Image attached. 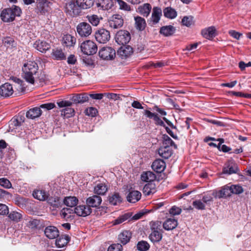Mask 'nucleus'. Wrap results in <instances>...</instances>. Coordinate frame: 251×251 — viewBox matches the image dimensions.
<instances>
[{
  "label": "nucleus",
  "instance_id": "nucleus-55",
  "mask_svg": "<svg viewBox=\"0 0 251 251\" xmlns=\"http://www.w3.org/2000/svg\"><path fill=\"white\" fill-rule=\"evenodd\" d=\"M22 214L16 211H12L10 212L8 215L9 219L13 221L17 222L20 220V219L22 218Z\"/></svg>",
  "mask_w": 251,
  "mask_h": 251
},
{
  "label": "nucleus",
  "instance_id": "nucleus-6",
  "mask_svg": "<svg viewBox=\"0 0 251 251\" xmlns=\"http://www.w3.org/2000/svg\"><path fill=\"white\" fill-rule=\"evenodd\" d=\"M99 55L100 58L105 60H112L116 56L115 50L110 47H105L101 48L99 52Z\"/></svg>",
  "mask_w": 251,
  "mask_h": 251
},
{
  "label": "nucleus",
  "instance_id": "nucleus-11",
  "mask_svg": "<svg viewBox=\"0 0 251 251\" xmlns=\"http://www.w3.org/2000/svg\"><path fill=\"white\" fill-rule=\"evenodd\" d=\"M74 212L78 216L86 217L92 213V209L86 204L79 205L74 208Z\"/></svg>",
  "mask_w": 251,
  "mask_h": 251
},
{
  "label": "nucleus",
  "instance_id": "nucleus-22",
  "mask_svg": "<svg viewBox=\"0 0 251 251\" xmlns=\"http://www.w3.org/2000/svg\"><path fill=\"white\" fill-rule=\"evenodd\" d=\"M141 197V193L137 190L130 191L126 196L127 201L130 203H135L139 201Z\"/></svg>",
  "mask_w": 251,
  "mask_h": 251
},
{
  "label": "nucleus",
  "instance_id": "nucleus-20",
  "mask_svg": "<svg viewBox=\"0 0 251 251\" xmlns=\"http://www.w3.org/2000/svg\"><path fill=\"white\" fill-rule=\"evenodd\" d=\"M70 100L72 103H83L88 101L89 97L86 94H79L74 95L71 98Z\"/></svg>",
  "mask_w": 251,
  "mask_h": 251
},
{
  "label": "nucleus",
  "instance_id": "nucleus-26",
  "mask_svg": "<svg viewBox=\"0 0 251 251\" xmlns=\"http://www.w3.org/2000/svg\"><path fill=\"white\" fill-rule=\"evenodd\" d=\"M178 225L177 221L174 218H168L163 224L164 229L166 230H172L175 229Z\"/></svg>",
  "mask_w": 251,
  "mask_h": 251
},
{
  "label": "nucleus",
  "instance_id": "nucleus-1",
  "mask_svg": "<svg viewBox=\"0 0 251 251\" xmlns=\"http://www.w3.org/2000/svg\"><path fill=\"white\" fill-rule=\"evenodd\" d=\"M38 70L37 64L34 61H28L25 63L23 68V76L28 83L33 84L35 82V75Z\"/></svg>",
  "mask_w": 251,
  "mask_h": 251
},
{
  "label": "nucleus",
  "instance_id": "nucleus-23",
  "mask_svg": "<svg viewBox=\"0 0 251 251\" xmlns=\"http://www.w3.org/2000/svg\"><path fill=\"white\" fill-rule=\"evenodd\" d=\"M151 167L154 171L160 173L164 170L166 164L163 160L157 159L152 163Z\"/></svg>",
  "mask_w": 251,
  "mask_h": 251
},
{
  "label": "nucleus",
  "instance_id": "nucleus-44",
  "mask_svg": "<svg viewBox=\"0 0 251 251\" xmlns=\"http://www.w3.org/2000/svg\"><path fill=\"white\" fill-rule=\"evenodd\" d=\"M10 80H12L17 84V89L19 92H23L25 91V87H24V84L23 80L15 76H11L10 77Z\"/></svg>",
  "mask_w": 251,
  "mask_h": 251
},
{
  "label": "nucleus",
  "instance_id": "nucleus-43",
  "mask_svg": "<svg viewBox=\"0 0 251 251\" xmlns=\"http://www.w3.org/2000/svg\"><path fill=\"white\" fill-rule=\"evenodd\" d=\"M151 7L149 3H145L138 8L139 12L144 16L148 17L150 13Z\"/></svg>",
  "mask_w": 251,
  "mask_h": 251
},
{
  "label": "nucleus",
  "instance_id": "nucleus-4",
  "mask_svg": "<svg viewBox=\"0 0 251 251\" xmlns=\"http://www.w3.org/2000/svg\"><path fill=\"white\" fill-rule=\"evenodd\" d=\"M65 12L71 17L78 16L81 12V8L75 0H71L66 3L65 7Z\"/></svg>",
  "mask_w": 251,
  "mask_h": 251
},
{
  "label": "nucleus",
  "instance_id": "nucleus-35",
  "mask_svg": "<svg viewBox=\"0 0 251 251\" xmlns=\"http://www.w3.org/2000/svg\"><path fill=\"white\" fill-rule=\"evenodd\" d=\"M108 201L111 205H117L122 202V199L118 193H114L109 195Z\"/></svg>",
  "mask_w": 251,
  "mask_h": 251
},
{
  "label": "nucleus",
  "instance_id": "nucleus-42",
  "mask_svg": "<svg viewBox=\"0 0 251 251\" xmlns=\"http://www.w3.org/2000/svg\"><path fill=\"white\" fill-rule=\"evenodd\" d=\"M162 232H151L149 235V239L153 243H158L160 241L162 238Z\"/></svg>",
  "mask_w": 251,
  "mask_h": 251
},
{
  "label": "nucleus",
  "instance_id": "nucleus-60",
  "mask_svg": "<svg viewBox=\"0 0 251 251\" xmlns=\"http://www.w3.org/2000/svg\"><path fill=\"white\" fill-rule=\"evenodd\" d=\"M230 188L232 194H239L243 192L242 187L238 185H231L230 186Z\"/></svg>",
  "mask_w": 251,
  "mask_h": 251
},
{
  "label": "nucleus",
  "instance_id": "nucleus-10",
  "mask_svg": "<svg viewBox=\"0 0 251 251\" xmlns=\"http://www.w3.org/2000/svg\"><path fill=\"white\" fill-rule=\"evenodd\" d=\"M95 36L96 40L102 44L106 43L110 38L109 31L104 28L98 30L95 33Z\"/></svg>",
  "mask_w": 251,
  "mask_h": 251
},
{
  "label": "nucleus",
  "instance_id": "nucleus-58",
  "mask_svg": "<svg viewBox=\"0 0 251 251\" xmlns=\"http://www.w3.org/2000/svg\"><path fill=\"white\" fill-rule=\"evenodd\" d=\"M2 42L5 46H7L8 47H14L16 45L13 38L10 37H4L2 40Z\"/></svg>",
  "mask_w": 251,
  "mask_h": 251
},
{
  "label": "nucleus",
  "instance_id": "nucleus-59",
  "mask_svg": "<svg viewBox=\"0 0 251 251\" xmlns=\"http://www.w3.org/2000/svg\"><path fill=\"white\" fill-rule=\"evenodd\" d=\"M85 115L91 116L92 117H94L96 116L98 113L97 109L93 107H90L86 108L84 111Z\"/></svg>",
  "mask_w": 251,
  "mask_h": 251
},
{
  "label": "nucleus",
  "instance_id": "nucleus-19",
  "mask_svg": "<svg viewBox=\"0 0 251 251\" xmlns=\"http://www.w3.org/2000/svg\"><path fill=\"white\" fill-rule=\"evenodd\" d=\"M144 114L148 118L150 119H153L155 125L163 127L165 126V124H164V122L159 117L157 114L152 113L150 111L148 110H145L144 111Z\"/></svg>",
  "mask_w": 251,
  "mask_h": 251
},
{
  "label": "nucleus",
  "instance_id": "nucleus-38",
  "mask_svg": "<svg viewBox=\"0 0 251 251\" xmlns=\"http://www.w3.org/2000/svg\"><path fill=\"white\" fill-rule=\"evenodd\" d=\"M176 28L172 25H166L162 26L160 30V33L165 36L172 35L175 32Z\"/></svg>",
  "mask_w": 251,
  "mask_h": 251
},
{
  "label": "nucleus",
  "instance_id": "nucleus-62",
  "mask_svg": "<svg viewBox=\"0 0 251 251\" xmlns=\"http://www.w3.org/2000/svg\"><path fill=\"white\" fill-rule=\"evenodd\" d=\"M123 246L121 244L117 243L111 245L108 248L107 251H122Z\"/></svg>",
  "mask_w": 251,
  "mask_h": 251
},
{
  "label": "nucleus",
  "instance_id": "nucleus-53",
  "mask_svg": "<svg viewBox=\"0 0 251 251\" xmlns=\"http://www.w3.org/2000/svg\"><path fill=\"white\" fill-rule=\"evenodd\" d=\"M46 200H47L49 204L54 207H58L60 205V202L59 198L57 197H51L50 198L48 197V198L46 199Z\"/></svg>",
  "mask_w": 251,
  "mask_h": 251
},
{
  "label": "nucleus",
  "instance_id": "nucleus-15",
  "mask_svg": "<svg viewBox=\"0 0 251 251\" xmlns=\"http://www.w3.org/2000/svg\"><path fill=\"white\" fill-rule=\"evenodd\" d=\"M102 202L101 198L98 195H93L88 197L86 200V204L89 207H98L100 205Z\"/></svg>",
  "mask_w": 251,
  "mask_h": 251
},
{
  "label": "nucleus",
  "instance_id": "nucleus-37",
  "mask_svg": "<svg viewBox=\"0 0 251 251\" xmlns=\"http://www.w3.org/2000/svg\"><path fill=\"white\" fill-rule=\"evenodd\" d=\"M48 193L43 190H37L33 193V196L34 198L44 201L48 198Z\"/></svg>",
  "mask_w": 251,
  "mask_h": 251
},
{
  "label": "nucleus",
  "instance_id": "nucleus-48",
  "mask_svg": "<svg viewBox=\"0 0 251 251\" xmlns=\"http://www.w3.org/2000/svg\"><path fill=\"white\" fill-rule=\"evenodd\" d=\"M163 146L170 147L173 146L175 149L177 148V146L168 135H163Z\"/></svg>",
  "mask_w": 251,
  "mask_h": 251
},
{
  "label": "nucleus",
  "instance_id": "nucleus-57",
  "mask_svg": "<svg viewBox=\"0 0 251 251\" xmlns=\"http://www.w3.org/2000/svg\"><path fill=\"white\" fill-rule=\"evenodd\" d=\"M193 17L192 16H184L182 19V24L186 26H190L193 24Z\"/></svg>",
  "mask_w": 251,
  "mask_h": 251
},
{
  "label": "nucleus",
  "instance_id": "nucleus-29",
  "mask_svg": "<svg viewBox=\"0 0 251 251\" xmlns=\"http://www.w3.org/2000/svg\"><path fill=\"white\" fill-rule=\"evenodd\" d=\"M156 178L155 175L152 172H143L141 175V179L144 182H152Z\"/></svg>",
  "mask_w": 251,
  "mask_h": 251
},
{
  "label": "nucleus",
  "instance_id": "nucleus-28",
  "mask_svg": "<svg viewBox=\"0 0 251 251\" xmlns=\"http://www.w3.org/2000/svg\"><path fill=\"white\" fill-rule=\"evenodd\" d=\"M42 114L40 107H35L30 109L27 111L26 116L27 118L33 119L39 117Z\"/></svg>",
  "mask_w": 251,
  "mask_h": 251
},
{
  "label": "nucleus",
  "instance_id": "nucleus-2",
  "mask_svg": "<svg viewBox=\"0 0 251 251\" xmlns=\"http://www.w3.org/2000/svg\"><path fill=\"white\" fill-rule=\"evenodd\" d=\"M21 13V9L17 6L13 5L11 8L3 10L1 13L0 17L3 22H10L15 19V17L20 16Z\"/></svg>",
  "mask_w": 251,
  "mask_h": 251
},
{
  "label": "nucleus",
  "instance_id": "nucleus-45",
  "mask_svg": "<svg viewBox=\"0 0 251 251\" xmlns=\"http://www.w3.org/2000/svg\"><path fill=\"white\" fill-rule=\"evenodd\" d=\"M10 80H12L17 84V89L19 92H23L25 91V87H24V84L23 80L15 76H11L10 77Z\"/></svg>",
  "mask_w": 251,
  "mask_h": 251
},
{
  "label": "nucleus",
  "instance_id": "nucleus-17",
  "mask_svg": "<svg viewBox=\"0 0 251 251\" xmlns=\"http://www.w3.org/2000/svg\"><path fill=\"white\" fill-rule=\"evenodd\" d=\"M14 92L11 84L5 83L0 87V95L3 97H8Z\"/></svg>",
  "mask_w": 251,
  "mask_h": 251
},
{
  "label": "nucleus",
  "instance_id": "nucleus-13",
  "mask_svg": "<svg viewBox=\"0 0 251 251\" xmlns=\"http://www.w3.org/2000/svg\"><path fill=\"white\" fill-rule=\"evenodd\" d=\"M133 49L131 47L124 46L118 50L117 55L121 59H126L129 57L133 53Z\"/></svg>",
  "mask_w": 251,
  "mask_h": 251
},
{
  "label": "nucleus",
  "instance_id": "nucleus-54",
  "mask_svg": "<svg viewBox=\"0 0 251 251\" xmlns=\"http://www.w3.org/2000/svg\"><path fill=\"white\" fill-rule=\"evenodd\" d=\"M73 211H74V209H73L70 208H64L61 210L60 215L62 218L64 219H68L71 217L70 214L73 213Z\"/></svg>",
  "mask_w": 251,
  "mask_h": 251
},
{
  "label": "nucleus",
  "instance_id": "nucleus-41",
  "mask_svg": "<svg viewBox=\"0 0 251 251\" xmlns=\"http://www.w3.org/2000/svg\"><path fill=\"white\" fill-rule=\"evenodd\" d=\"M78 201V199L74 196L67 197L64 200V204L71 207L75 206L77 204Z\"/></svg>",
  "mask_w": 251,
  "mask_h": 251
},
{
  "label": "nucleus",
  "instance_id": "nucleus-8",
  "mask_svg": "<svg viewBox=\"0 0 251 251\" xmlns=\"http://www.w3.org/2000/svg\"><path fill=\"white\" fill-rule=\"evenodd\" d=\"M76 31L78 35L82 37L89 36L92 32L91 26L86 22H81L76 26Z\"/></svg>",
  "mask_w": 251,
  "mask_h": 251
},
{
  "label": "nucleus",
  "instance_id": "nucleus-47",
  "mask_svg": "<svg viewBox=\"0 0 251 251\" xmlns=\"http://www.w3.org/2000/svg\"><path fill=\"white\" fill-rule=\"evenodd\" d=\"M88 21L94 26H97L100 23V20L102 18L97 15H90L86 17Z\"/></svg>",
  "mask_w": 251,
  "mask_h": 251
},
{
  "label": "nucleus",
  "instance_id": "nucleus-46",
  "mask_svg": "<svg viewBox=\"0 0 251 251\" xmlns=\"http://www.w3.org/2000/svg\"><path fill=\"white\" fill-rule=\"evenodd\" d=\"M52 57L57 60L66 59V56L61 50L56 49L53 50L52 52Z\"/></svg>",
  "mask_w": 251,
  "mask_h": 251
},
{
  "label": "nucleus",
  "instance_id": "nucleus-56",
  "mask_svg": "<svg viewBox=\"0 0 251 251\" xmlns=\"http://www.w3.org/2000/svg\"><path fill=\"white\" fill-rule=\"evenodd\" d=\"M193 206L198 210H204L205 209V204L201 200L194 201L193 202Z\"/></svg>",
  "mask_w": 251,
  "mask_h": 251
},
{
  "label": "nucleus",
  "instance_id": "nucleus-33",
  "mask_svg": "<svg viewBox=\"0 0 251 251\" xmlns=\"http://www.w3.org/2000/svg\"><path fill=\"white\" fill-rule=\"evenodd\" d=\"M135 25L136 28L139 31L144 30L146 26L145 20L140 16L134 17Z\"/></svg>",
  "mask_w": 251,
  "mask_h": 251
},
{
  "label": "nucleus",
  "instance_id": "nucleus-32",
  "mask_svg": "<svg viewBox=\"0 0 251 251\" xmlns=\"http://www.w3.org/2000/svg\"><path fill=\"white\" fill-rule=\"evenodd\" d=\"M216 29L214 26H210L201 31V34L205 38L210 39L216 36Z\"/></svg>",
  "mask_w": 251,
  "mask_h": 251
},
{
  "label": "nucleus",
  "instance_id": "nucleus-40",
  "mask_svg": "<svg viewBox=\"0 0 251 251\" xmlns=\"http://www.w3.org/2000/svg\"><path fill=\"white\" fill-rule=\"evenodd\" d=\"M163 13L165 17L171 19L175 18L177 16L176 11L170 7L165 8L163 9Z\"/></svg>",
  "mask_w": 251,
  "mask_h": 251
},
{
  "label": "nucleus",
  "instance_id": "nucleus-52",
  "mask_svg": "<svg viewBox=\"0 0 251 251\" xmlns=\"http://www.w3.org/2000/svg\"><path fill=\"white\" fill-rule=\"evenodd\" d=\"M99 5L101 6L103 9L108 10L112 7L114 3L112 0H101Z\"/></svg>",
  "mask_w": 251,
  "mask_h": 251
},
{
  "label": "nucleus",
  "instance_id": "nucleus-34",
  "mask_svg": "<svg viewBox=\"0 0 251 251\" xmlns=\"http://www.w3.org/2000/svg\"><path fill=\"white\" fill-rule=\"evenodd\" d=\"M70 240V237L67 235H62L56 240L55 244L58 248H63L65 246Z\"/></svg>",
  "mask_w": 251,
  "mask_h": 251
},
{
  "label": "nucleus",
  "instance_id": "nucleus-16",
  "mask_svg": "<svg viewBox=\"0 0 251 251\" xmlns=\"http://www.w3.org/2000/svg\"><path fill=\"white\" fill-rule=\"evenodd\" d=\"M44 233L47 237L53 239L59 236V230L57 228L54 226H48L44 230Z\"/></svg>",
  "mask_w": 251,
  "mask_h": 251
},
{
  "label": "nucleus",
  "instance_id": "nucleus-63",
  "mask_svg": "<svg viewBox=\"0 0 251 251\" xmlns=\"http://www.w3.org/2000/svg\"><path fill=\"white\" fill-rule=\"evenodd\" d=\"M37 79L38 80L40 85H43L44 84L46 83V82L49 80V78L48 76L44 73H41L38 75Z\"/></svg>",
  "mask_w": 251,
  "mask_h": 251
},
{
  "label": "nucleus",
  "instance_id": "nucleus-30",
  "mask_svg": "<svg viewBox=\"0 0 251 251\" xmlns=\"http://www.w3.org/2000/svg\"><path fill=\"white\" fill-rule=\"evenodd\" d=\"M76 38L70 34H66L64 35L62 38V44L64 46L67 47H71L74 46L75 44Z\"/></svg>",
  "mask_w": 251,
  "mask_h": 251
},
{
  "label": "nucleus",
  "instance_id": "nucleus-61",
  "mask_svg": "<svg viewBox=\"0 0 251 251\" xmlns=\"http://www.w3.org/2000/svg\"><path fill=\"white\" fill-rule=\"evenodd\" d=\"M0 185L6 189L10 188L12 187L11 182L6 178H0Z\"/></svg>",
  "mask_w": 251,
  "mask_h": 251
},
{
  "label": "nucleus",
  "instance_id": "nucleus-14",
  "mask_svg": "<svg viewBox=\"0 0 251 251\" xmlns=\"http://www.w3.org/2000/svg\"><path fill=\"white\" fill-rule=\"evenodd\" d=\"M231 190L230 186L227 185H226L223 187L220 190L218 191L213 192L212 193V195L215 198H226L229 197L231 195Z\"/></svg>",
  "mask_w": 251,
  "mask_h": 251
},
{
  "label": "nucleus",
  "instance_id": "nucleus-12",
  "mask_svg": "<svg viewBox=\"0 0 251 251\" xmlns=\"http://www.w3.org/2000/svg\"><path fill=\"white\" fill-rule=\"evenodd\" d=\"M162 16V10L158 7H154L152 9L151 17L150 19L149 24L153 26L157 24L160 20Z\"/></svg>",
  "mask_w": 251,
  "mask_h": 251
},
{
  "label": "nucleus",
  "instance_id": "nucleus-7",
  "mask_svg": "<svg viewBox=\"0 0 251 251\" xmlns=\"http://www.w3.org/2000/svg\"><path fill=\"white\" fill-rule=\"evenodd\" d=\"M108 23L112 28H119L124 25V19L120 14H115L108 18Z\"/></svg>",
  "mask_w": 251,
  "mask_h": 251
},
{
  "label": "nucleus",
  "instance_id": "nucleus-9",
  "mask_svg": "<svg viewBox=\"0 0 251 251\" xmlns=\"http://www.w3.org/2000/svg\"><path fill=\"white\" fill-rule=\"evenodd\" d=\"M130 40V34L126 30H119L116 34V42L119 45H126L129 42Z\"/></svg>",
  "mask_w": 251,
  "mask_h": 251
},
{
  "label": "nucleus",
  "instance_id": "nucleus-51",
  "mask_svg": "<svg viewBox=\"0 0 251 251\" xmlns=\"http://www.w3.org/2000/svg\"><path fill=\"white\" fill-rule=\"evenodd\" d=\"M130 216L129 213H126L123 215L119 216L117 219L114 220L112 223L113 225H119L127 220L130 218Z\"/></svg>",
  "mask_w": 251,
  "mask_h": 251
},
{
  "label": "nucleus",
  "instance_id": "nucleus-3",
  "mask_svg": "<svg viewBox=\"0 0 251 251\" xmlns=\"http://www.w3.org/2000/svg\"><path fill=\"white\" fill-rule=\"evenodd\" d=\"M72 102L68 100H61L57 102V104L60 108L64 107L61 110V115L66 118H70L75 114V110L71 106L72 105Z\"/></svg>",
  "mask_w": 251,
  "mask_h": 251
},
{
  "label": "nucleus",
  "instance_id": "nucleus-27",
  "mask_svg": "<svg viewBox=\"0 0 251 251\" xmlns=\"http://www.w3.org/2000/svg\"><path fill=\"white\" fill-rule=\"evenodd\" d=\"M159 155L164 159H168L173 154V150L170 147H161L158 150Z\"/></svg>",
  "mask_w": 251,
  "mask_h": 251
},
{
  "label": "nucleus",
  "instance_id": "nucleus-64",
  "mask_svg": "<svg viewBox=\"0 0 251 251\" xmlns=\"http://www.w3.org/2000/svg\"><path fill=\"white\" fill-rule=\"evenodd\" d=\"M117 2L121 9L126 11H130L131 10L130 6L123 0H117Z\"/></svg>",
  "mask_w": 251,
  "mask_h": 251
},
{
  "label": "nucleus",
  "instance_id": "nucleus-49",
  "mask_svg": "<svg viewBox=\"0 0 251 251\" xmlns=\"http://www.w3.org/2000/svg\"><path fill=\"white\" fill-rule=\"evenodd\" d=\"M150 248V244L146 241L142 240L137 244V249L139 251H147Z\"/></svg>",
  "mask_w": 251,
  "mask_h": 251
},
{
  "label": "nucleus",
  "instance_id": "nucleus-25",
  "mask_svg": "<svg viewBox=\"0 0 251 251\" xmlns=\"http://www.w3.org/2000/svg\"><path fill=\"white\" fill-rule=\"evenodd\" d=\"M50 2L48 0H37V9L42 14H45L50 9Z\"/></svg>",
  "mask_w": 251,
  "mask_h": 251
},
{
  "label": "nucleus",
  "instance_id": "nucleus-24",
  "mask_svg": "<svg viewBox=\"0 0 251 251\" xmlns=\"http://www.w3.org/2000/svg\"><path fill=\"white\" fill-rule=\"evenodd\" d=\"M132 233L128 230H124L118 235V240L123 245L128 243L131 238Z\"/></svg>",
  "mask_w": 251,
  "mask_h": 251
},
{
  "label": "nucleus",
  "instance_id": "nucleus-5",
  "mask_svg": "<svg viewBox=\"0 0 251 251\" xmlns=\"http://www.w3.org/2000/svg\"><path fill=\"white\" fill-rule=\"evenodd\" d=\"M80 49L84 54L90 55L96 53L98 48L94 42L87 40L81 44Z\"/></svg>",
  "mask_w": 251,
  "mask_h": 251
},
{
  "label": "nucleus",
  "instance_id": "nucleus-18",
  "mask_svg": "<svg viewBox=\"0 0 251 251\" xmlns=\"http://www.w3.org/2000/svg\"><path fill=\"white\" fill-rule=\"evenodd\" d=\"M33 47L37 50L41 52H46L47 50L50 48L49 43L42 40H37L33 44Z\"/></svg>",
  "mask_w": 251,
  "mask_h": 251
},
{
  "label": "nucleus",
  "instance_id": "nucleus-31",
  "mask_svg": "<svg viewBox=\"0 0 251 251\" xmlns=\"http://www.w3.org/2000/svg\"><path fill=\"white\" fill-rule=\"evenodd\" d=\"M156 187L154 183L146 184L143 187V193L145 196H149L156 192Z\"/></svg>",
  "mask_w": 251,
  "mask_h": 251
},
{
  "label": "nucleus",
  "instance_id": "nucleus-50",
  "mask_svg": "<svg viewBox=\"0 0 251 251\" xmlns=\"http://www.w3.org/2000/svg\"><path fill=\"white\" fill-rule=\"evenodd\" d=\"M151 229L152 232H162L161 223L159 221L151 222L150 224Z\"/></svg>",
  "mask_w": 251,
  "mask_h": 251
},
{
  "label": "nucleus",
  "instance_id": "nucleus-36",
  "mask_svg": "<svg viewBox=\"0 0 251 251\" xmlns=\"http://www.w3.org/2000/svg\"><path fill=\"white\" fill-rule=\"evenodd\" d=\"M108 190L107 186L105 184L100 183L97 184L94 187V193L99 195H104Z\"/></svg>",
  "mask_w": 251,
  "mask_h": 251
},
{
  "label": "nucleus",
  "instance_id": "nucleus-39",
  "mask_svg": "<svg viewBox=\"0 0 251 251\" xmlns=\"http://www.w3.org/2000/svg\"><path fill=\"white\" fill-rule=\"evenodd\" d=\"M76 3L81 9H86L93 5L94 0H76Z\"/></svg>",
  "mask_w": 251,
  "mask_h": 251
},
{
  "label": "nucleus",
  "instance_id": "nucleus-21",
  "mask_svg": "<svg viewBox=\"0 0 251 251\" xmlns=\"http://www.w3.org/2000/svg\"><path fill=\"white\" fill-rule=\"evenodd\" d=\"M225 165L223 170L224 174L231 175L236 173L238 171L237 165L232 162H228Z\"/></svg>",
  "mask_w": 251,
  "mask_h": 251
}]
</instances>
